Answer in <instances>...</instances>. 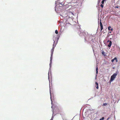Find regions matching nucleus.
Listing matches in <instances>:
<instances>
[{"label": "nucleus", "mask_w": 120, "mask_h": 120, "mask_svg": "<svg viewBox=\"0 0 120 120\" xmlns=\"http://www.w3.org/2000/svg\"><path fill=\"white\" fill-rule=\"evenodd\" d=\"M117 75V74L116 73L114 74L111 77L110 81H112L114 80Z\"/></svg>", "instance_id": "f257e3e1"}, {"label": "nucleus", "mask_w": 120, "mask_h": 120, "mask_svg": "<svg viewBox=\"0 0 120 120\" xmlns=\"http://www.w3.org/2000/svg\"><path fill=\"white\" fill-rule=\"evenodd\" d=\"M109 42V44L108 45V46L109 47H110L111 45L112 42L111 41H110L109 40H108L107 41V42Z\"/></svg>", "instance_id": "f03ea898"}, {"label": "nucleus", "mask_w": 120, "mask_h": 120, "mask_svg": "<svg viewBox=\"0 0 120 120\" xmlns=\"http://www.w3.org/2000/svg\"><path fill=\"white\" fill-rule=\"evenodd\" d=\"M100 26H101V31L103 29V25H102V22H101V20H100Z\"/></svg>", "instance_id": "7ed1b4c3"}, {"label": "nucleus", "mask_w": 120, "mask_h": 120, "mask_svg": "<svg viewBox=\"0 0 120 120\" xmlns=\"http://www.w3.org/2000/svg\"><path fill=\"white\" fill-rule=\"evenodd\" d=\"M98 65L96 64V75H97V74L98 73Z\"/></svg>", "instance_id": "20e7f679"}, {"label": "nucleus", "mask_w": 120, "mask_h": 120, "mask_svg": "<svg viewBox=\"0 0 120 120\" xmlns=\"http://www.w3.org/2000/svg\"><path fill=\"white\" fill-rule=\"evenodd\" d=\"M52 60V56L51 55L49 65L51 64Z\"/></svg>", "instance_id": "39448f33"}, {"label": "nucleus", "mask_w": 120, "mask_h": 120, "mask_svg": "<svg viewBox=\"0 0 120 120\" xmlns=\"http://www.w3.org/2000/svg\"><path fill=\"white\" fill-rule=\"evenodd\" d=\"M54 41V43L53 45V47H52L53 48H55V47L56 46V44H57V42H56V43H55V41Z\"/></svg>", "instance_id": "423d86ee"}, {"label": "nucleus", "mask_w": 120, "mask_h": 120, "mask_svg": "<svg viewBox=\"0 0 120 120\" xmlns=\"http://www.w3.org/2000/svg\"><path fill=\"white\" fill-rule=\"evenodd\" d=\"M54 48H52V49L51 50V55L52 56L53 54V52L54 51Z\"/></svg>", "instance_id": "0eeeda50"}, {"label": "nucleus", "mask_w": 120, "mask_h": 120, "mask_svg": "<svg viewBox=\"0 0 120 120\" xmlns=\"http://www.w3.org/2000/svg\"><path fill=\"white\" fill-rule=\"evenodd\" d=\"M111 27L110 26H109L108 27V29L109 30H111V31H112L113 29V28H111Z\"/></svg>", "instance_id": "6e6552de"}, {"label": "nucleus", "mask_w": 120, "mask_h": 120, "mask_svg": "<svg viewBox=\"0 0 120 120\" xmlns=\"http://www.w3.org/2000/svg\"><path fill=\"white\" fill-rule=\"evenodd\" d=\"M95 83V84L97 86L96 87V88L97 89H98L99 88L98 86V83L97 82H96Z\"/></svg>", "instance_id": "1a4fd4ad"}, {"label": "nucleus", "mask_w": 120, "mask_h": 120, "mask_svg": "<svg viewBox=\"0 0 120 120\" xmlns=\"http://www.w3.org/2000/svg\"><path fill=\"white\" fill-rule=\"evenodd\" d=\"M105 0H102L101 1V3L102 4H104V1Z\"/></svg>", "instance_id": "9d476101"}, {"label": "nucleus", "mask_w": 120, "mask_h": 120, "mask_svg": "<svg viewBox=\"0 0 120 120\" xmlns=\"http://www.w3.org/2000/svg\"><path fill=\"white\" fill-rule=\"evenodd\" d=\"M55 33L56 34H57L58 33V30H56L55 31Z\"/></svg>", "instance_id": "9b49d317"}, {"label": "nucleus", "mask_w": 120, "mask_h": 120, "mask_svg": "<svg viewBox=\"0 0 120 120\" xmlns=\"http://www.w3.org/2000/svg\"><path fill=\"white\" fill-rule=\"evenodd\" d=\"M115 60H116V62H118V60L117 58L116 57H115Z\"/></svg>", "instance_id": "f8f14e48"}, {"label": "nucleus", "mask_w": 120, "mask_h": 120, "mask_svg": "<svg viewBox=\"0 0 120 120\" xmlns=\"http://www.w3.org/2000/svg\"><path fill=\"white\" fill-rule=\"evenodd\" d=\"M104 117H102L101 119H100L99 120H104Z\"/></svg>", "instance_id": "ddd939ff"}, {"label": "nucleus", "mask_w": 120, "mask_h": 120, "mask_svg": "<svg viewBox=\"0 0 120 120\" xmlns=\"http://www.w3.org/2000/svg\"><path fill=\"white\" fill-rule=\"evenodd\" d=\"M114 60H115V58L111 60V62H113Z\"/></svg>", "instance_id": "4468645a"}, {"label": "nucleus", "mask_w": 120, "mask_h": 120, "mask_svg": "<svg viewBox=\"0 0 120 120\" xmlns=\"http://www.w3.org/2000/svg\"><path fill=\"white\" fill-rule=\"evenodd\" d=\"M107 105V104L106 103H104L103 104V105L104 106L106 105Z\"/></svg>", "instance_id": "2eb2a0df"}, {"label": "nucleus", "mask_w": 120, "mask_h": 120, "mask_svg": "<svg viewBox=\"0 0 120 120\" xmlns=\"http://www.w3.org/2000/svg\"><path fill=\"white\" fill-rule=\"evenodd\" d=\"M101 6L102 8H103V5L102 4H101Z\"/></svg>", "instance_id": "dca6fc26"}, {"label": "nucleus", "mask_w": 120, "mask_h": 120, "mask_svg": "<svg viewBox=\"0 0 120 120\" xmlns=\"http://www.w3.org/2000/svg\"><path fill=\"white\" fill-rule=\"evenodd\" d=\"M115 8H119V6L115 7Z\"/></svg>", "instance_id": "f3484780"}, {"label": "nucleus", "mask_w": 120, "mask_h": 120, "mask_svg": "<svg viewBox=\"0 0 120 120\" xmlns=\"http://www.w3.org/2000/svg\"><path fill=\"white\" fill-rule=\"evenodd\" d=\"M104 52H102V54L103 55H104Z\"/></svg>", "instance_id": "a211bd4d"}, {"label": "nucleus", "mask_w": 120, "mask_h": 120, "mask_svg": "<svg viewBox=\"0 0 120 120\" xmlns=\"http://www.w3.org/2000/svg\"><path fill=\"white\" fill-rule=\"evenodd\" d=\"M110 118L109 117H108L107 119L106 120H108L109 119V118Z\"/></svg>", "instance_id": "6ab92c4d"}, {"label": "nucleus", "mask_w": 120, "mask_h": 120, "mask_svg": "<svg viewBox=\"0 0 120 120\" xmlns=\"http://www.w3.org/2000/svg\"><path fill=\"white\" fill-rule=\"evenodd\" d=\"M109 33H111V32H109Z\"/></svg>", "instance_id": "aec40b11"}, {"label": "nucleus", "mask_w": 120, "mask_h": 120, "mask_svg": "<svg viewBox=\"0 0 120 120\" xmlns=\"http://www.w3.org/2000/svg\"><path fill=\"white\" fill-rule=\"evenodd\" d=\"M71 14H73L72 13V12H71Z\"/></svg>", "instance_id": "412c9836"}]
</instances>
